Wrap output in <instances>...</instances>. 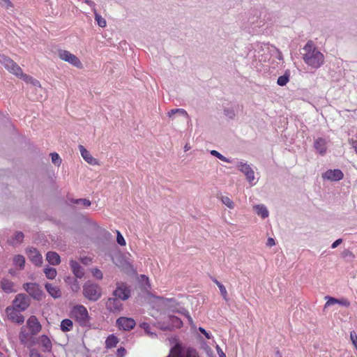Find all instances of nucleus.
Segmentation results:
<instances>
[{
	"mask_svg": "<svg viewBox=\"0 0 357 357\" xmlns=\"http://www.w3.org/2000/svg\"><path fill=\"white\" fill-rule=\"evenodd\" d=\"M92 275L94 278L101 280L103 278V274L102 271L98 268H94L92 270Z\"/></svg>",
	"mask_w": 357,
	"mask_h": 357,
	"instance_id": "79ce46f5",
	"label": "nucleus"
},
{
	"mask_svg": "<svg viewBox=\"0 0 357 357\" xmlns=\"http://www.w3.org/2000/svg\"><path fill=\"white\" fill-rule=\"evenodd\" d=\"M71 202L76 204H82L84 207H89L91 204V202L86 199H72Z\"/></svg>",
	"mask_w": 357,
	"mask_h": 357,
	"instance_id": "4c0bfd02",
	"label": "nucleus"
},
{
	"mask_svg": "<svg viewBox=\"0 0 357 357\" xmlns=\"http://www.w3.org/2000/svg\"><path fill=\"white\" fill-rule=\"evenodd\" d=\"M326 298H327L328 301L325 304V307H327L335 304H340L346 307L350 306V302L346 298L337 299L330 296H326Z\"/></svg>",
	"mask_w": 357,
	"mask_h": 357,
	"instance_id": "a211bd4d",
	"label": "nucleus"
},
{
	"mask_svg": "<svg viewBox=\"0 0 357 357\" xmlns=\"http://www.w3.org/2000/svg\"><path fill=\"white\" fill-rule=\"evenodd\" d=\"M314 148L321 155L325 154L326 151V141L322 137L317 138L314 142Z\"/></svg>",
	"mask_w": 357,
	"mask_h": 357,
	"instance_id": "6ab92c4d",
	"label": "nucleus"
},
{
	"mask_svg": "<svg viewBox=\"0 0 357 357\" xmlns=\"http://www.w3.org/2000/svg\"><path fill=\"white\" fill-rule=\"evenodd\" d=\"M79 150L80 151L82 157L84 158V160L88 162L89 164L91 165H98V161L97 159L93 158L89 151H87L84 146L79 145L78 146Z\"/></svg>",
	"mask_w": 357,
	"mask_h": 357,
	"instance_id": "2eb2a0df",
	"label": "nucleus"
},
{
	"mask_svg": "<svg viewBox=\"0 0 357 357\" xmlns=\"http://www.w3.org/2000/svg\"><path fill=\"white\" fill-rule=\"evenodd\" d=\"M184 149H185V151H187L189 150V147L188 146L187 144L185 146Z\"/></svg>",
	"mask_w": 357,
	"mask_h": 357,
	"instance_id": "680f3d73",
	"label": "nucleus"
},
{
	"mask_svg": "<svg viewBox=\"0 0 357 357\" xmlns=\"http://www.w3.org/2000/svg\"><path fill=\"white\" fill-rule=\"evenodd\" d=\"M0 63L10 73L17 77H22L26 83L30 82L32 77L23 74L21 68L9 57L0 54Z\"/></svg>",
	"mask_w": 357,
	"mask_h": 357,
	"instance_id": "f03ea898",
	"label": "nucleus"
},
{
	"mask_svg": "<svg viewBox=\"0 0 357 357\" xmlns=\"http://www.w3.org/2000/svg\"><path fill=\"white\" fill-rule=\"evenodd\" d=\"M176 114H178L181 115V116H184V117H185L187 119H190V116H189L188 112L184 109H182V108L173 109L169 110L167 112V116L169 118H172Z\"/></svg>",
	"mask_w": 357,
	"mask_h": 357,
	"instance_id": "bb28decb",
	"label": "nucleus"
},
{
	"mask_svg": "<svg viewBox=\"0 0 357 357\" xmlns=\"http://www.w3.org/2000/svg\"><path fill=\"white\" fill-rule=\"evenodd\" d=\"M44 273L45 274V276L50 279L53 280L56 276V270L54 268L47 267L45 268L44 270Z\"/></svg>",
	"mask_w": 357,
	"mask_h": 357,
	"instance_id": "72a5a7b5",
	"label": "nucleus"
},
{
	"mask_svg": "<svg viewBox=\"0 0 357 357\" xmlns=\"http://www.w3.org/2000/svg\"><path fill=\"white\" fill-rule=\"evenodd\" d=\"M322 177L325 180L338 181L343 178L344 174L340 169H328L323 174Z\"/></svg>",
	"mask_w": 357,
	"mask_h": 357,
	"instance_id": "ddd939ff",
	"label": "nucleus"
},
{
	"mask_svg": "<svg viewBox=\"0 0 357 357\" xmlns=\"http://www.w3.org/2000/svg\"><path fill=\"white\" fill-rule=\"evenodd\" d=\"M24 237V235L22 231H17L15 232L14 236L13 237L10 243L12 245L20 244L21 243H22Z\"/></svg>",
	"mask_w": 357,
	"mask_h": 357,
	"instance_id": "7c9ffc66",
	"label": "nucleus"
},
{
	"mask_svg": "<svg viewBox=\"0 0 357 357\" xmlns=\"http://www.w3.org/2000/svg\"><path fill=\"white\" fill-rule=\"evenodd\" d=\"M13 263L15 266H19L20 269H23L25 265V259L22 255H16L13 259Z\"/></svg>",
	"mask_w": 357,
	"mask_h": 357,
	"instance_id": "c756f323",
	"label": "nucleus"
},
{
	"mask_svg": "<svg viewBox=\"0 0 357 357\" xmlns=\"http://www.w3.org/2000/svg\"><path fill=\"white\" fill-rule=\"evenodd\" d=\"M220 199L229 208L232 209L234 208V203L229 197L221 196Z\"/></svg>",
	"mask_w": 357,
	"mask_h": 357,
	"instance_id": "e433bc0d",
	"label": "nucleus"
},
{
	"mask_svg": "<svg viewBox=\"0 0 357 357\" xmlns=\"http://www.w3.org/2000/svg\"><path fill=\"white\" fill-rule=\"evenodd\" d=\"M2 1H3L7 8L13 6V3L10 0H2Z\"/></svg>",
	"mask_w": 357,
	"mask_h": 357,
	"instance_id": "4d7b16f0",
	"label": "nucleus"
},
{
	"mask_svg": "<svg viewBox=\"0 0 357 357\" xmlns=\"http://www.w3.org/2000/svg\"><path fill=\"white\" fill-rule=\"evenodd\" d=\"M141 327L147 333H149L150 331V325L148 324V323H142L141 324Z\"/></svg>",
	"mask_w": 357,
	"mask_h": 357,
	"instance_id": "8fccbe9b",
	"label": "nucleus"
},
{
	"mask_svg": "<svg viewBox=\"0 0 357 357\" xmlns=\"http://www.w3.org/2000/svg\"><path fill=\"white\" fill-rule=\"evenodd\" d=\"M13 287H14V284L10 280H9L6 278H3L1 280V287L4 292L9 294V293H12V292L15 291Z\"/></svg>",
	"mask_w": 357,
	"mask_h": 357,
	"instance_id": "b1692460",
	"label": "nucleus"
},
{
	"mask_svg": "<svg viewBox=\"0 0 357 357\" xmlns=\"http://www.w3.org/2000/svg\"><path fill=\"white\" fill-rule=\"evenodd\" d=\"M275 240L273 238H268V240H267V243H266V245L269 247H272L273 245H275Z\"/></svg>",
	"mask_w": 357,
	"mask_h": 357,
	"instance_id": "603ef678",
	"label": "nucleus"
},
{
	"mask_svg": "<svg viewBox=\"0 0 357 357\" xmlns=\"http://www.w3.org/2000/svg\"><path fill=\"white\" fill-rule=\"evenodd\" d=\"M30 357H42L39 351L35 349H31L29 351Z\"/></svg>",
	"mask_w": 357,
	"mask_h": 357,
	"instance_id": "49530a36",
	"label": "nucleus"
},
{
	"mask_svg": "<svg viewBox=\"0 0 357 357\" xmlns=\"http://www.w3.org/2000/svg\"><path fill=\"white\" fill-rule=\"evenodd\" d=\"M170 319L172 320V324L175 325L176 327L180 328L182 326L183 322L180 318L175 316H172L170 317Z\"/></svg>",
	"mask_w": 357,
	"mask_h": 357,
	"instance_id": "a19ab883",
	"label": "nucleus"
},
{
	"mask_svg": "<svg viewBox=\"0 0 357 357\" xmlns=\"http://www.w3.org/2000/svg\"><path fill=\"white\" fill-rule=\"evenodd\" d=\"M84 2H85L87 5H89V6H91V7H93V8H94V6H95V3H94L93 1H91V0H84Z\"/></svg>",
	"mask_w": 357,
	"mask_h": 357,
	"instance_id": "6e6d98bb",
	"label": "nucleus"
},
{
	"mask_svg": "<svg viewBox=\"0 0 357 357\" xmlns=\"http://www.w3.org/2000/svg\"><path fill=\"white\" fill-rule=\"evenodd\" d=\"M6 313L8 319L19 324H23L24 317L15 310V307L8 306L6 309Z\"/></svg>",
	"mask_w": 357,
	"mask_h": 357,
	"instance_id": "9b49d317",
	"label": "nucleus"
},
{
	"mask_svg": "<svg viewBox=\"0 0 357 357\" xmlns=\"http://www.w3.org/2000/svg\"><path fill=\"white\" fill-rule=\"evenodd\" d=\"M45 287L49 294L54 298H59L61 297V291L58 287L53 286L50 283H46Z\"/></svg>",
	"mask_w": 357,
	"mask_h": 357,
	"instance_id": "aec40b11",
	"label": "nucleus"
},
{
	"mask_svg": "<svg viewBox=\"0 0 357 357\" xmlns=\"http://www.w3.org/2000/svg\"><path fill=\"white\" fill-rule=\"evenodd\" d=\"M83 294L88 300L96 301L102 295V289L98 284L91 281H87L83 286Z\"/></svg>",
	"mask_w": 357,
	"mask_h": 357,
	"instance_id": "20e7f679",
	"label": "nucleus"
},
{
	"mask_svg": "<svg viewBox=\"0 0 357 357\" xmlns=\"http://www.w3.org/2000/svg\"><path fill=\"white\" fill-rule=\"evenodd\" d=\"M199 331L204 335V336L206 337V338L207 339H211V335L209 333H208L204 328H202V327H199Z\"/></svg>",
	"mask_w": 357,
	"mask_h": 357,
	"instance_id": "de8ad7c7",
	"label": "nucleus"
},
{
	"mask_svg": "<svg viewBox=\"0 0 357 357\" xmlns=\"http://www.w3.org/2000/svg\"><path fill=\"white\" fill-rule=\"evenodd\" d=\"M46 259L53 266L59 265L61 262L60 256L55 252H48L46 255Z\"/></svg>",
	"mask_w": 357,
	"mask_h": 357,
	"instance_id": "5701e85b",
	"label": "nucleus"
},
{
	"mask_svg": "<svg viewBox=\"0 0 357 357\" xmlns=\"http://www.w3.org/2000/svg\"><path fill=\"white\" fill-rule=\"evenodd\" d=\"M256 213L261 216L263 219L267 218L269 215V212L267 208L263 204L256 205L254 207Z\"/></svg>",
	"mask_w": 357,
	"mask_h": 357,
	"instance_id": "393cba45",
	"label": "nucleus"
},
{
	"mask_svg": "<svg viewBox=\"0 0 357 357\" xmlns=\"http://www.w3.org/2000/svg\"><path fill=\"white\" fill-rule=\"evenodd\" d=\"M59 57L73 66L78 68H82V63L80 60L75 54H71L70 52L64 50H60L58 52Z\"/></svg>",
	"mask_w": 357,
	"mask_h": 357,
	"instance_id": "6e6552de",
	"label": "nucleus"
},
{
	"mask_svg": "<svg viewBox=\"0 0 357 357\" xmlns=\"http://www.w3.org/2000/svg\"><path fill=\"white\" fill-rule=\"evenodd\" d=\"M278 59H279L280 60L282 59V56L281 55V53H280V55H279V56H278Z\"/></svg>",
	"mask_w": 357,
	"mask_h": 357,
	"instance_id": "0e129e2a",
	"label": "nucleus"
},
{
	"mask_svg": "<svg viewBox=\"0 0 357 357\" xmlns=\"http://www.w3.org/2000/svg\"><path fill=\"white\" fill-rule=\"evenodd\" d=\"M351 146H352V147L354 148V149L355 150V151H356V153L357 154V140L352 141Z\"/></svg>",
	"mask_w": 357,
	"mask_h": 357,
	"instance_id": "bf43d9fd",
	"label": "nucleus"
},
{
	"mask_svg": "<svg viewBox=\"0 0 357 357\" xmlns=\"http://www.w3.org/2000/svg\"><path fill=\"white\" fill-rule=\"evenodd\" d=\"M15 307L21 311H24L30 305V299L29 296L24 294H19L15 296L13 301Z\"/></svg>",
	"mask_w": 357,
	"mask_h": 357,
	"instance_id": "1a4fd4ad",
	"label": "nucleus"
},
{
	"mask_svg": "<svg viewBox=\"0 0 357 357\" xmlns=\"http://www.w3.org/2000/svg\"><path fill=\"white\" fill-rule=\"evenodd\" d=\"M81 261L84 264H88L89 261H91V259L88 257H84L81 259Z\"/></svg>",
	"mask_w": 357,
	"mask_h": 357,
	"instance_id": "13d9d810",
	"label": "nucleus"
},
{
	"mask_svg": "<svg viewBox=\"0 0 357 357\" xmlns=\"http://www.w3.org/2000/svg\"><path fill=\"white\" fill-rule=\"evenodd\" d=\"M213 282L218 287L220 294H221L222 296L223 297V298L225 301H227L228 295H227V291L225 287L221 282H220L218 280H217L216 279L213 280Z\"/></svg>",
	"mask_w": 357,
	"mask_h": 357,
	"instance_id": "473e14b6",
	"label": "nucleus"
},
{
	"mask_svg": "<svg viewBox=\"0 0 357 357\" xmlns=\"http://www.w3.org/2000/svg\"><path fill=\"white\" fill-rule=\"evenodd\" d=\"M51 155V159H52V162L56 165H59L61 162V159L59 156V155L56 153H52L50 154Z\"/></svg>",
	"mask_w": 357,
	"mask_h": 357,
	"instance_id": "ea45409f",
	"label": "nucleus"
},
{
	"mask_svg": "<svg viewBox=\"0 0 357 357\" xmlns=\"http://www.w3.org/2000/svg\"><path fill=\"white\" fill-rule=\"evenodd\" d=\"M29 84H32L34 86H38V87L40 86L39 81L33 77H31V79Z\"/></svg>",
	"mask_w": 357,
	"mask_h": 357,
	"instance_id": "3c124183",
	"label": "nucleus"
},
{
	"mask_svg": "<svg viewBox=\"0 0 357 357\" xmlns=\"http://www.w3.org/2000/svg\"><path fill=\"white\" fill-rule=\"evenodd\" d=\"M73 321L69 319H65L61 322V330L63 332H68L73 329Z\"/></svg>",
	"mask_w": 357,
	"mask_h": 357,
	"instance_id": "cd10ccee",
	"label": "nucleus"
},
{
	"mask_svg": "<svg viewBox=\"0 0 357 357\" xmlns=\"http://www.w3.org/2000/svg\"><path fill=\"white\" fill-rule=\"evenodd\" d=\"M119 342V339L114 335H109L105 340L107 349L115 347Z\"/></svg>",
	"mask_w": 357,
	"mask_h": 357,
	"instance_id": "a878e982",
	"label": "nucleus"
},
{
	"mask_svg": "<svg viewBox=\"0 0 357 357\" xmlns=\"http://www.w3.org/2000/svg\"><path fill=\"white\" fill-rule=\"evenodd\" d=\"M224 114L230 119H233L236 116L235 112H234V109H232V108L224 109Z\"/></svg>",
	"mask_w": 357,
	"mask_h": 357,
	"instance_id": "58836bf2",
	"label": "nucleus"
},
{
	"mask_svg": "<svg viewBox=\"0 0 357 357\" xmlns=\"http://www.w3.org/2000/svg\"><path fill=\"white\" fill-rule=\"evenodd\" d=\"M275 357H282V354L280 351L278 349L275 351Z\"/></svg>",
	"mask_w": 357,
	"mask_h": 357,
	"instance_id": "052dcab7",
	"label": "nucleus"
},
{
	"mask_svg": "<svg viewBox=\"0 0 357 357\" xmlns=\"http://www.w3.org/2000/svg\"><path fill=\"white\" fill-rule=\"evenodd\" d=\"M26 254L29 259L36 266H39L42 264L43 258L40 252L37 249L31 247L26 249Z\"/></svg>",
	"mask_w": 357,
	"mask_h": 357,
	"instance_id": "4468645a",
	"label": "nucleus"
},
{
	"mask_svg": "<svg viewBox=\"0 0 357 357\" xmlns=\"http://www.w3.org/2000/svg\"><path fill=\"white\" fill-rule=\"evenodd\" d=\"M64 282L70 287L73 291L77 292L79 290L80 286L76 278L66 276Z\"/></svg>",
	"mask_w": 357,
	"mask_h": 357,
	"instance_id": "412c9836",
	"label": "nucleus"
},
{
	"mask_svg": "<svg viewBox=\"0 0 357 357\" xmlns=\"http://www.w3.org/2000/svg\"><path fill=\"white\" fill-rule=\"evenodd\" d=\"M113 296L122 301L128 300L131 296L130 286L123 282H117Z\"/></svg>",
	"mask_w": 357,
	"mask_h": 357,
	"instance_id": "39448f33",
	"label": "nucleus"
},
{
	"mask_svg": "<svg viewBox=\"0 0 357 357\" xmlns=\"http://www.w3.org/2000/svg\"><path fill=\"white\" fill-rule=\"evenodd\" d=\"M70 266L76 278L81 279L84 277V268L79 265V264L77 261L71 259L70 261Z\"/></svg>",
	"mask_w": 357,
	"mask_h": 357,
	"instance_id": "dca6fc26",
	"label": "nucleus"
},
{
	"mask_svg": "<svg viewBox=\"0 0 357 357\" xmlns=\"http://www.w3.org/2000/svg\"><path fill=\"white\" fill-rule=\"evenodd\" d=\"M39 342L43 347V351L49 352L52 350V342L47 336L43 335L39 337Z\"/></svg>",
	"mask_w": 357,
	"mask_h": 357,
	"instance_id": "4be33fe9",
	"label": "nucleus"
},
{
	"mask_svg": "<svg viewBox=\"0 0 357 357\" xmlns=\"http://www.w3.org/2000/svg\"><path fill=\"white\" fill-rule=\"evenodd\" d=\"M236 167L246 177L247 181L251 186L256 184L255 181V172L250 165L243 161H240L237 163Z\"/></svg>",
	"mask_w": 357,
	"mask_h": 357,
	"instance_id": "0eeeda50",
	"label": "nucleus"
},
{
	"mask_svg": "<svg viewBox=\"0 0 357 357\" xmlns=\"http://www.w3.org/2000/svg\"><path fill=\"white\" fill-rule=\"evenodd\" d=\"M303 59L309 66L317 69L324 63V54L315 47L312 40H309L303 48Z\"/></svg>",
	"mask_w": 357,
	"mask_h": 357,
	"instance_id": "f257e3e1",
	"label": "nucleus"
},
{
	"mask_svg": "<svg viewBox=\"0 0 357 357\" xmlns=\"http://www.w3.org/2000/svg\"><path fill=\"white\" fill-rule=\"evenodd\" d=\"M350 338H351V340L354 347L357 350V335H356V332L351 331L350 333Z\"/></svg>",
	"mask_w": 357,
	"mask_h": 357,
	"instance_id": "c03bdc74",
	"label": "nucleus"
},
{
	"mask_svg": "<svg viewBox=\"0 0 357 357\" xmlns=\"http://www.w3.org/2000/svg\"><path fill=\"white\" fill-rule=\"evenodd\" d=\"M93 10L95 16V20L97 22L98 26L102 28L106 26V20L103 17H102V16L99 13H98L95 8H93Z\"/></svg>",
	"mask_w": 357,
	"mask_h": 357,
	"instance_id": "2f4dec72",
	"label": "nucleus"
},
{
	"mask_svg": "<svg viewBox=\"0 0 357 357\" xmlns=\"http://www.w3.org/2000/svg\"><path fill=\"white\" fill-rule=\"evenodd\" d=\"M116 241L120 245H126V241L122 236V234L120 233V231H116Z\"/></svg>",
	"mask_w": 357,
	"mask_h": 357,
	"instance_id": "37998d69",
	"label": "nucleus"
},
{
	"mask_svg": "<svg viewBox=\"0 0 357 357\" xmlns=\"http://www.w3.org/2000/svg\"><path fill=\"white\" fill-rule=\"evenodd\" d=\"M216 349L218 354L219 357H226L225 354L222 351L219 346L216 347Z\"/></svg>",
	"mask_w": 357,
	"mask_h": 357,
	"instance_id": "864d4df0",
	"label": "nucleus"
},
{
	"mask_svg": "<svg viewBox=\"0 0 357 357\" xmlns=\"http://www.w3.org/2000/svg\"><path fill=\"white\" fill-rule=\"evenodd\" d=\"M126 354V350L124 347H120L116 351V357H123Z\"/></svg>",
	"mask_w": 357,
	"mask_h": 357,
	"instance_id": "a18cd8bd",
	"label": "nucleus"
},
{
	"mask_svg": "<svg viewBox=\"0 0 357 357\" xmlns=\"http://www.w3.org/2000/svg\"><path fill=\"white\" fill-rule=\"evenodd\" d=\"M342 243V238H338L335 241H334L331 245V248L335 249L339 245H340Z\"/></svg>",
	"mask_w": 357,
	"mask_h": 357,
	"instance_id": "09e8293b",
	"label": "nucleus"
},
{
	"mask_svg": "<svg viewBox=\"0 0 357 357\" xmlns=\"http://www.w3.org/2000/svg\"><path fill=\"white\" fill-rule=\"evenodd\" d=\"M116 326L123 331H130L136 326V322L132 318L121 317L116 321Z\"/></svg>",
	"mask_w": 357,
	"mask_h": 357,
	"instance_id": "9d476101",
	"label": "nucleus"
},
{
	"mask_svg": "<svg viewBox=\"0 0 357 357\" xmlns=\"http://www.w3.org/2000/svg\"><path fill=\"white\" fill-rule=\"evenodd\" d=\"M117 297L109 298L106 302L107 309L112 313H118L123 309V304Z\"/></svg>",
	"mask_w": 357,
	"mask_h": 357,
	"instance_id": "f8f14e48",
	"label": "nucleus"
},
{
	"mask_svg": "<svg viewBox=\"0 0 357 357\" xmlns=\"http://www.w3.org/2000/svg\"><path fill=\"white\" fill-rule=\"evenodd\" d=\"M167 357H183L181 355H172V354H169ZM185 357H199L198 352L192 348H189L187 350L186 356Z\"/></svg>",
	"mask_w": 357,
	"mask_h": 357,
	"instance_id": "f704fd0d",
	"label": "nucleus"
},
{
	"mask_svg": "<svg viewBox=\"0 0 357 357\" xmlns=\"http://www.w3.org/2000/svg\"><path fill=\"white\" fill-rule=\"evenodd\" d=\"M142 278H146V281L149 282V278H146L144 275H142Z\"/></svg>",
	"mask_w": 357,
	"mask_h": 357,
	"instance_id": "e2e57ef3",
	"label": "nucleus"
},
{
	"mask_svg": "<svg viewBox=\"0 0 357 357\" xmlns=\"http://www.w3.org/2000/svg\"><path fill=\"white\" fill-rule=\"evenodd\" d=\"M27 325L32 334H36L41 330V325L35 316H31L29 318Z\"/></svg>",
	"mask_w": 357,
	"mask_h": 357,
	"instance_id": "f3484780",
	"label": "nucleus"
},
{
	"mask_svg": "<svg viewBox=\"0 0 357 357\" xmlns=\"http://www.w3.org/2000/svg\"><path fill=\"white\" fill-rule=\"evenodd\" d=\"M70 317L76 320L81 326L89 324L90 317L87 309L82 305H75L70 311Z\"/></svg>",
	"mask_w": 357,
	"mask_h": 357,
	"instance_id": "7ed1b4c3",
	"label": "nucleus"
},
{
	"mask_svg": "<svg viewBox=\"0 0 357 357\" xmlns=\"http://www.w3.org/2000/svg\"><path fill=\"white\" fill-rule=\"evenodd\" d=\"M211 154L212 155L218 158V159H220V160H222L223 162H228V163H230L232 162V160L231 159L226 158L225 156H224L223 155H222L220 153H219L218 151H217L215 150L211 151Z\"/></svg>",
	"mask_w": 357,
	"mask_h": 357,
	"instance_id": "c9c22d12",
	"label": "nucleus"
},
{
	"mask_svg": "<svg viewBox=\"0 0 357 357\" xmlns=\"http://www.w3.org/2000/svg\"><path fill=\"white\" fill-rule=\"evenodd\" d=\"M289 77H290V73L289 70H287L284 73V74L283 75L280 76L278 78L277 84L281 86H285L289 81Z\"/></svg>",
	"mask_w": 357,
	"mask_h": 357,
	"instance_id": "c85d7f7f",
	"label": "nucleus"
},
{
	"mask_svg": "<svg viewBox=\"0 0 357 357\" xmlns=\"http://www.w3.org/2000/svg\"><path fill=\"white\" fill-rule=\"evenodd\" d=\"M343 256L344 257H347V256H349V257H354L352 252L348 250H346L343 252L342 253Z\"/></svg>",
	"mask_w": 357,
	"mask_h": 357,
	"instance_id": "5fc2aeb1",
	"label": "nucleus"
},
{
	"mask_svg": "<svg viewBox=\"0 0 357 357\" xmlns=\"http://www.w3.org/2000/svg\"><path fill=\"white\" fill-rule=\"evenodd\" d=\"M23 289L36 301H41L43 297V291L38 284L36 282H26L23 284Z\"/></svg>",
	"mask_w": 357,
	"mask_h": 357,
	"instance_id": "423d86ee",
	"label": "nucleus"
}]
</instances>
